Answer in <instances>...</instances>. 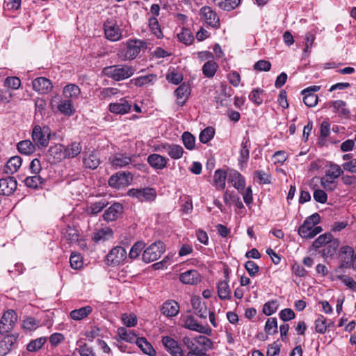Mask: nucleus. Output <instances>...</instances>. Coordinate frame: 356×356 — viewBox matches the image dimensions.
<instances>
[{"label":"nucleus","mask_w":356,"mask_h":356,"mask_svg":"<svg viewBox=\"0 0 356 356\" xmlns=\"http://www.w3.org/2000/svg\"><path fill=\"white\" fill-rule=\"evenodd\" d=\"M49 159L52 158L54 163L60 162L63 159H65L64 147L60 144H56L49 147L48 150Z\"/></svg>","instance_id":"obj_29"},{"label":"nucleus","mask_w":356,"mask_h":356,"mask_svg":"<svg viewBox=\"0 0 356 356\" xmlns=\"http://www.w3.org/2000/svg\"><path fill=\"white\" fill-rule=\"evenodd\" d=\"M145 244L143 241H138L135 243L129 253V257L131 259H137L140 254L141 252L144 250Z\"/></svg>","instance_id":"obj_50"},{"label":"nucleus","mask_w":356,"mask_h":356,"mask_svg":"<svg viewBox=\"0 0 356 356\" xmlns=\"http://www.w3.org/2000/svg\"><path fill=\"white\" fill-rule=\"evenodd\" d=\"M277 300L269 301L264 305L263 313L266 316H270L277 311Z\"/></svg>","instance_id":"obj_62"},{"label":"nucleus","mask_w":356,"mask_h":356,"mask_svg":"<svg viewBox=\"0 0 356 356\" xmlns=\"http://www.w3.org/2000/svg\"><path fill=\"white\" fill-rule=\"evenodd\" d=\"M24 182L26 186L33 189H38L42 188V186L44 184V179L39 175H34L26 177Z\"/></svg>","instance_id":"obj_34"},{"label":"nucleus","mask_w":356,"mask_h":356,"mask_svg":"<svg viewBox=\"0 0 356 356\" xmlns=\"http://www.w3.org/2000/svg\"><path fill=\"white\" fill-rule=\"evenodd\" d=\"M164 252V243L160 241H156L144 250L142 254V260L147 264L154 261L157 260Z\"/></svg>","instance_id":"obj_3"},{"label":"nucleus","mask_w":356,"mask_h":356,"mask_svg":"<svg viewBox=\"0 0 356 356\" xmlns=\"http://www.w3.org/2000/svg\"><path fill=\"white\" fill-rule=\"evenodd\" d=\"M149 26L152 32L156 36L157 38H161L163 33L159 24V22L155 17H152L149 19Z\"/></svg>","instance_id":"obj_57"},{"label":"nucleus","mask_w":356,"mask_h":356,"mask_svg":"<svg viewBox=\"0 0 356 356\" xmlns=\"http://www.w3.org/2000/svg\"><path fill=\"white\" fill-rule=\"evenodd\" d=\"M100 161L97 152L92 151L86 154L83 158L85 167L90 169H96Z\"/></svg>","instance_id":"obj_33"},{"label":"nucleus","mask_w":356,"mask_h":356,"mask_svg":"<svg viewBox=\"0 0 356 356\" xmlns=\"http://www.w3.org/2000/svg\"><path fill=\"white\" fill-rule=\"evenodd\" d=\"M63 238L70 244L78 242L79 234L78 230L73 227L67 226L63 232Z\"/></svg>","instance_id":"obj_38"},{"label":"nucleus","mask_w":356,"mask_h":356,"mask_svg":"<svg viewBox=\"0 0 356 356\" xmlns=\"http://www.w3.org/2000/svg\"><path fill=\"white\" fill-rule=\"evenodd\" d=\"M162 343L172 356H183V351L178 342L170 337H163Z\"/></svg>","instance_id":"obj_14"},{"label":"nucleus","mask_w":356,"mask_h":356,"mask_svg":"<svg viewBox=\"0 0 356 356\" xmlns=\"http://www.w3.org/2000/svg\"><path fill=\"white\" fill-rule=\"evenodd\" d=\"M64 149L65 158H74L81 153L82 147L80 143L72 142Z\"/></svg>","instance_id":"obj_41"},{"label":"nucleus","mask_w":356,"mask_h":356,"mask_svg":"<svg viewBox=\"0 0 356 356\" xmlns=\"http://www.w3.org/2000/svg\"><path fill=\"white\" fill-rule=\"evenodd\" d=\"M17 181L12 177L0 179V195H10L17 188Z\"/></svg>","instance_id":"obj_16"},{"label":"nucleus","mask_w":356,"mask_h":356,"mask_svg":"<svg viewBox=\"0 0 356 356\" xmlns=\"http://www.w3.org/2000/svg\"><path fill=\"white\" fill-rule=\"evenodd\" d=\"M218 68V65L213 60L207 61L202 66V73L207 78H213Z\"/></svg>","instance_id":"obj_42"},{"label":"nucleus","mask_w":356,"mask_h":356,"mask_svg":"<svg viewBox=\"0 0 356 356\" xmlns=\"http://www.w3.org/2000/svg\"><path fill=\"white\" fill-rule=\"evenodd\" d=\"M22 159L19 156L11 157L6 163V173L13 174L16 172L20 168Z\"/></svg>","instance_id":"obj_43"},{"label":"nucleus","mask_w":356,"mask_h":356,"mask_svg":"<svg viewBox=\"0 0 356 356\" xmlns=\"http://www.w3.org/2000/svg\"><path fill=\"white\" fill-rule=\"evenodd\" d=\"M200 14L209 26L214 29L220 28V18L211 7L203 6L200 10Z\"/></svg>","instance_id":"obj_11"},{"label":"nucleus","mask_w":356,"mask_h":356,"mask_svg":"<svg viewBox=\"0 0 356 356\" xmlns=\"http://www.w3.org/2000/svg\"><path fill=\"white\" fill-rule=\"evenodd\" d=\"M303 95V102L309 107H314L318 103V96L314 93H302Z\"/></svg>","instance_id":"obj_63"},{"label":"nucleus","mask_w":356,"mask_h":356,"mask_svg":"<svg viewBox=\"0 0 356 356\" xmlns=\"http://www.w3.org/2000/svg\"><path fill=\"white\" fill-rule=\"evenodd\" d=\"M161 311L163 315L168 317H173L178 314L179 305L175 300H167L163 304Z\"/></svg>","instance_id":"obj_25"},{"label":"nucleus","mask_w":356,"mask_h":356,"mask_svg":"<svg viewBox=\"0 0 356 356\" xmlns=\"http://www.w3.org/2000/svg\"><path fill=\"white\" fill-rule=\"evenodd\" d=\"M179 280L186 284H197L201 281L200 273L196 270H186L179 275Z\"/></svg>","instance_id":"obj_21"},{"label":"nucleus","mask_w":356,"mask_h":356,"mask_svg":"<svg viewBox=\"0 0 356 356\" xmlns=\"http://www.w3.org/2000/svg\"><path fill=\"white\" fill-rule=\"evenodd\" d=\"M50 130L47 126L40 127L35 125L32 131L31 137L35 145L38 147H47L50 140Z\"/></svg>","instance_id":"obj_4"},{"label":"nucleus","mask_w":356,"mask_h":356,"mask_svg":"<svg viewBox=\"0 0 356 356\" xmlns=\"http://www.w3.org/2000/svg\"><path fill=\"white\" fill-rule=\"evenodd\" d=\"M81 94V90L78 86L75 84H68L63 88V95L67 99H76Z\"/></svg>","instance_id":"obj_32"},{"label":"nucleus","mask_w":356,"mask_h":356,"mask_svg":"<svg viewBox=\"0 0 356 356\" xmlns=\"http://www.w3.org/2000/svg\"><path fill=\"white\" fill-rule=\"evenodd\" d=\"M354 250L350 246H343L341 248L340 251V266L336 269V273H341L344 268L351 266L354 259Z\"/></svg>","instance_id":"obj_10"},{"label":"nucleus","mask_w":356,"mask_h":356,"mask_svg":"<svg viewBox=\"0 0 356 356\" xmlns=\"http://www.w3.org/2000/svg\"><path fill=\"white\" fill-rule=\"evenodd\" d=\"M321 185L324 190L327 191H333L337 187V183L335 179L321 178Z\"/></svg>","instance_id":"obj_61"},{"label":"nucleus","mask_w":356,"mask_h":356,"mask_svg":"<svg viewBox=\"0 0 356 356\" xmlns=\"http://www.w3.org/2000/svg\"><path fill=\"white\" fill-rule=\"evenodd\" d=\"M332 322L327 323V319L323 315H319L315 321V329L318 333L324 334L327 328L332 325Z\"/></svg>","instance_id":"obj_48"},{"label":"nucleus","mask_w":356,"mask_h":356,"mask_svg":"<svg viewBox=\"0 0 356 356\" xmlns=\"http://www.w3.org/2000/svg\"><path fill=\"white\" fill-rule=\"evenodd\" d=\"M113 234V230L110 227H104L94 234L93 240L95 242L104 241L111 238Z\"/></svg>","instance_id":"obj_44"},{"label":"nucleus","mask_w":356,"mask_h":356,"mask_svg":"<svg viewBox=\"0 0 356 356\" xmlns=\"http://www.w3.org/2000/svg\"><path fill=\"white\" fill-rule=\"evenodd\" d=\"M322 232L321 227L311 226L308 220H305L298 229V234L305 238H312Z\"/></svg>","instance_id":"obj_15"},{"label":"nucleus","mask_w":356,"mask_h":356,"mask_svg":"<svg viewBox=\"0 0 356 356\" xmlns=\"http://www.w3.org/2000/svg\"><path fill=\"white\" fill-rule=\"evenodd\" d=\"M265 332L268 334H273L277 332V323L275 318H270L266 322Z\"/></svg>","instance_id":"obj_60"},{"label":"nucleus","mask_w":356,"mask_h":356,"mask_svg":"<svg viewBox=\"0 0 356 356\" xmlns=\"http://www.w3.org/2000/svg\"><path fill=\"white\" fill-rule=\"evenodd\" d=\"M17 316L13 309L6 312L0 321V332L6 334L10 332L14 327Z\"/></svg>","instance_id":"obj_12"},{"label":"nucleus","mask_w":356,"mask_h":356,"mask_svg":"<svg viewBox=\"0 0 356 356\" xmlns=\"http://www.w3.org/2000/svg\"><path fill=\"white\" fill-rule=\"evenodd\" d=\"M227 178L226 172L223 170H216L213 175V186L218 191H222L225 188V181Z\"/></svg>","instance_id":"obj_30"},{"label":"nucleus","mask_w":356,"mask_h":356,"mask_svg":"<svg viewBox=\"0 0 356 356\" xmlns=\"http://www.w3.org/2000/svg\"><path fill=\"white\" fill-rule=\"evenodd\" d=\"M17 337L13 334L7 335L0 341V354L6 355L17 343Z\"/></svg>","instance_id":"obj_28"},{"label":"nucleus","mask_w":356,"mask_h":356,"mask_svg":"<svg viewBox=\"0 0 356 356\" xmlns=\"http://www.w3.org/2000/svg\"><path fill=\"white\" fill-rule=\"evenodd\" d=\"M346 106V102L342 100L334 101L332 105L334 112L346 115L349 113V111Z\"/></svg>","instance_id":"obj_56"},{"label":"nucleus","mask_w":356,"mask_h":356,"mask_svg":"<svg viewBox=\"0 0 356 356\" xmlns=\"http://www.w3.org/2000/svg\"><path fill=\"white\" fill-rule=\"evenodd\" d=\"M118 334L120 339L129 343H136V339L138 338L136 337V335L134 332L123 327H119L118 329Z\"/></svg>","instance_id":"obj_47"},{"label":"nucleus","mask_w":356,"mask_h":356,"mask_svg":"<svg viewBox=\"0 0 356 356\" xmlns=\"http://www.w3.org/2000/svg\"><path fill=\"white\" fill-rule=\"evenodd\" d=\"M80 356H96L92 347H90L86 343L80 345L76 349Z\"/></svg>","instance_id":"obj_64"},{"label":"nucleus","mask_w":356,"mask_h":356,"mask_svg":"<svg viewBox=\"0 0 356 356\" xmlns=\"http://www.w3.org/2000/svg\"><path fill=\"white\" fill-rule=\"evenodd\" d=\"M157 75L150 74L145 76H140L132 79L131 81L138 87H142L147 85H153L157 81Z\"/></svg>","instance_id":"obj_36"},{"label":"nucleus","mask_w":356,"mask_h":356,"mask_svg":"<svg viewBox=\"0 0 356 356\" xmlns=\"http://www.w3.org/2000/svg\"><path fill=\"white\" fill-rule=\"evenodd\" d=\"M110 160L112 166L115 169L124 168L131 163V157L124 154H115Z\"/></svg>","instance_id":"obj_26"},{"label":"nucleus","mask_w":356,"mask_h":356,"mask_svg":"<svg viewBox=\"0 0 356 356\" xmlns=\"http://www.w3.org/2000/svg\"><path fill=\"white\" fill-rule=\"evenodd\" d=\"M156 150L168 154L171 159L175 160L181 159L184 152L181 145L168 143L161 144L156 148Z\"/></svg>","instance_id":"obj_8"},{"label":"nucleus","mask_w":356,"mask_h":356,"mask_svg":"<svg viewBox=\"0 0 356 356\" xmlns=\"http://www.w3.org/2000/svg\"><path fill=\"white\" fill-rule=\"evenodd\" d=\"M136 343L145 354L149 356L155 355L156 351L154 350L153 346L147 341L145 338H138L136 339Z\"/></svg>","instance_id":"obj_40"},{"label":"nucleus","mask_w":356,"mask_h":356,"mask_svg":"<svg viewBox=\"0 0 356 356\" xmlns=\"http://www.w3.org/2000/svg\"><path fill=\"white\" fill-rule=\"evenodd\" d=\"M227 280H220L217 284L218 296L221 300L231 299V289Z\"/></svg>","instance_id":"obj_31"},{"label":"nucleus","mask_w":356,"mask_h":356,"mask_svg":"<svg viewBox=\"0 0 356 356\" xmlns=\"http://www.w3.org/2000/svg\"><path fill=\"white\" fill-rule=\"evenodd\" d=\"M122 205L120 203L115 202L104 211L103 218L107 222L114 221L122 214Z\"/></svg>","instance_id":"obj_19"},{"label":"nucleus","mask_w":356,"mask_h":356,"mask_svg":"<svg viewBox=\"0 0 356 356\" xmlns=\"http://www.w3.org/2000/svg\"><path fill=\"white\" fill-rule=\"evenodd\" d=\"M177 37L180 42L184 43L186 45L192 44L194 40L191 31L186 28H184L182 31L177 35Z\"/></svg>","instance_id":"obj_53"},{"label":"nucleus","mask_w":356,"mask_h":356,"mask_svg":"<svg viewBox=\"0 0 356 356\" xmlns=\"http://www.w3.org/2000/svg\"><path fill=\"white\" fill-rule=\"evenodd\" d=\"M343 171L339 165L330 163L329 165H327V168L325 172V176L323 177L336 180L343 175Z\"/></svg>","instance_id":"obj_35"},{"label":"nucleus","mask_w":356,"mask_h":356,"mask_svg":"<svg viewBox=\"0 0 356 356\" xmlns=\"http://www.w3.org/2000/svg\"><path fill=\"white\" fill-rule=\"evenodd\" d=\"M132 181L131 173L118 172L113 175L108 179V185L113 188H121L129 185Z\"/></svg>","instance_id":"obj_9"},{"label":"nucleus","mask_w":356,"mask_h":356,"mask_svg":"<svg viewBox=\"0 0 356 356\" xmlns=\"http://www.w3.org/2000/svg\"><path fill=\"white\" fill-rule=\"evenodd\" d=\"M104 30L106 38L110 41L116 42L122 38L120 27L113 21H106L104 24Z\"/></svg>","instance_id":"obj_13"},{"label":"nucleus","mask_w":356,"mask_h":356,"mask_svg":"<svg viewBox=\"0 0 356 356\" xmlns=\"http://www.w3.org/2000/svg\"><path fill=\"white\" fill-rule=\"evenodd\" d=\"M145 42L139 40H129L122 44L117 53L118 57L123 61L132 60L140 53Z\"/></svg>","instance_id":"obj_1"},{"label":"nucleus","mask_w":356,"mask_h":356,"mask_svg":"<svg viewBox=\"0 0 356 356\" xmlns=\"http://www.w3.org/2000/svg\"><path fill=\"white\" fill-rule=\"evenodd\" d=\"M215 130L212 127H208L203 129L199 136L200 141L202 143H207L214 136Z\"/></svg>","instance_id":"obj_51"},{"label":"nucleus","mask_w":356,"mask_h":356,"mask_svg":"<svg viewBox=\"0 0 356 356\" xmlns=\"http://www.w3.org/2000/svg\"><path fill=\"white\" fill-rule=\"evenodd\" d=\"M241 0H220L218 3V6L225 10H232L235 9L239 4Z\"/></svg>","instance_id":"obj_54"},{"label":"nucleus","mask_w":356,"mask_h":356,"mask_svg":"<svg viewBox=\"0 0 356 356\" xmlns=\"http://www.w3.org/2000/svg\"><path fill=\"white\" fill-rule=\"evenodd\" d=\"M127 258V251L121 246L113 248L106 256L107 263L111 266H118L123 264Z\"/></svg>","instance_id":"obj_6"},{"label":"nucleus","mask_w":356,"mask_h":356,"mask_svg":"<svg viewBox=\"0 0 356 356\" xmlns=\"http://www.w3.org/2000/svg\"><path fill=\"white\" fill-rule=\"evenodd\" d=\"M181 138L183 143L187 149H194L195 145V138L190 132H184Z\"/></svg>","instance_id":"obj_52"},{"label":"nucleus","mask_w":356,"mask_h":356,"mask_svg":"<svg viewBox=\"0 0 356 356\" xmlns=\"http://www.w3.org/2000/svg\"><path fill=\"white\" fill-rule=\"evenodd\" d=\"M227 180L237 190H243L245 186L244 177L236 170H232L227 174Z\"/></svg>","instance_id":"obj_22"},{"label":"nucleus","mask_w":356,"mask_h":356,"mask_svg":"<svg viewBox=\"0 0 356 356\" xmlns=\"http://www.w3.org/2000/svg\"><path fill=\"white\" fill-rule=\"evenodd\" d=\"M58 111L65 115L70 116L74 113V108L70 99H62L58 105Z\"/></svg>","instance_id":"obj_45"},{"label":"nucleus","mask_w":356,"mask_h":356,"mask_svg":"<svg viewBox=\"0 0 356 356\" xmlns=\"http://www.w3.org/2000/svg\"><path fill=\"white\" fill-rule=\"evenodd\" d=\"M336 277L350 289L356 290V282L352 277L340 273H336Z\"/></svg>","instance_id":"obj_59"},{"label":"nucleus","mask_w":356,"mask_h":356,"mask_svg":"<svg viewBox=\"0 0 356 356\" xmlns=\"http://www.w3.org/2000/svg\"><path fill=\"white\" fill-rule=\"evenodd\" d=\"M181 321L183 322V327L186 329L207 335L211 334L212 330L208 325H203L199 323L192 315L183 316Z\"/></svg>","instance_id":"obj_5"},{"label":"nucleus","mask_w":356,"mask_h":356,"mask_svg":"<svg viewBox=\"0 0 356 356\" xmlns=\"http://www.w3.org/2000/svg\"><path fill=\"white\" fill-rule=\"evenodd\" d=\"M332 238V235L330 233L321 234L312 243V246L315 249H318L323 245L325 246L331 242Z\"/></svg>","instance_id":"obj_49"},{"label":"nucleus","mask_w":356,"mask_h":356,"mask_svg":"<svg viewBox=\"0 0 356 356\" xmlns=\"http://www.w3.org/2000/svg\"><path fill=\"white\" fill-rule=\"evenodd\" d=\"M191 305L197 316L201 318H207L209 309L205 303H202L199 297L192 298Z\"/></svg>","instance_id":"obj_27"},{"label":"nucleus","mask_w":356,"mask_h":356,"mask_svg":"<svg viewBox=\"0 0 356 356\" xmlns=\"http://www.w3.org/2000/svg\"><path fill=\"white\" fill-rule=\"evenodd\" d=\"M131 108V103L125 99H120L118 102L111 103L108 106L110 112L120 115L129 113Z\"/></svg>","instance_id":"obj_17"},{"label":"nucleus","mask_w":356,"mask_h":356,"mask_svg":"<svg viewBox=\"0 0 356 356\" xmlns=\"http://www.w3.org/2000/svg\"><path fill=\"white\" fill-rule=\"evenodd\" d=\"M92 312V308L89 306H85L79 309L72 310L70 315V317L74 321H81L86 318Z\"/></svg>","instance_id":"obj_37"},{"label":"nucleus","mask_w":356,"mask_h":356,"mask_svg":"<svg viewBox=\"0 0 356 356\" xmlns=\"http://www.w3.org/2000/svg\"><path fill=\"white\" fill-rule=\"evenodd\" d=\"M338 247V241L337 240H332L331 242L327 243L323 249V254L325 257H332L337 251Z\"/></svg>","instance_id":"obj_58"},{"label":"nucleus","mask_w":356,"mask_h":356,"mask_svg":"<svg viewBox=\"0 0 356 356\" xmlns=\"http://www.w3.org/2000/svg\"><path fill=\"white\" fill-rule=\"evenodd\" d=\"M168 159L158 154H152L147 157V163L154 169L162 170L167 165Z\"/></svg>","instance_id":"obj_24"},{"label":"nucleus","mask_w":356,"mask_h":356,"mask_svg":"<svg viewBox=\"0 0 356 356\" xmlns=\"http://www.w3.org/2000/svg\"><path fill=\"white\" fill-rule=\"evenodd\" d=\"M251 143L248 138H243L241 144V149L239 152V156L238 159V165L243 168L246 165L250 157V149Z\"/></svg>","instance_id":"obj_18"},{"label":"nucleus","mask_w":356,"mask_h":356,"mask_svg":"<svg viewBox=\"0 0 356 356\" xmlns=\"http://www.w3.org/2000/svg\"><path fill=\"white\" fill-rule=\"evenodd\" d=\"M46 342L45 337H40L35 340H32L27 345V350L30 352H35L40 349Z\"/></svg>","instance_id":"obj_55"},{"label":"nucleus","mask_w":356,"mask_h":356,"mask_svg":"<svg viewBox=\"0 0 356 356\" xmlns=\"http://www.w3.org/2000/svg\"><path fill=\"white\" fill-rule=\"evenodd\" d=\"M18 151L24 155L32 154L35 151V145L30 140H24L17 143Z\"/></svg>","instance_id":"obj_39"},{"label":"nucleus","mask_w":356,"mask_h":356,"mask_svg":"<svg viewBox=\"0 0 356 356\" xmlns=\"http://www.w3.org/2000/svg\"><path fill=\"white\" fill-rule=\"evenodd\" d=\"M33 88L40 93L46 94L50 92L53 88L49 79L44 77L35 79L33 82Z\"/></svg>","instance_id":"obj_20"},{"label":"nucleus","mask_w":356,"mask_h":356,"mask_svg":"<svg viewBox=\"0 0 356 356\" xmlns=\"http://www.w3.org/2000/svg\"><path fill=\"white\" fill-rule=\"evenodd\" d=\"M104 72L108 77L119 81L131 77L134 74L135 69L131 65L120 64L105 67Z\"/></svg>","instance_id":"obj_2"},{"label":"nucleus","mask_w":356,"mask_h":356,"mask_svg":"<svg viewBox=\"0 0 356 356\" xmlns=\"http://www.w3.org/2000/svg\"><path fill=\"white\" fill-rule=\"evenodd\" d=\"M265 96V92L263 89L259 88L253 89L250 95V100L254 103L257 106L261 105L264 102V97Z\"/></svg>","instance_id":"obj_46"},{"label":"nucleus","mask_w":356,"mask_h":356,"mask_svg":"<svg viewBox=\"0 0 356 356\" xmlns=\"http://www.w3.org/2000/svg\"><path fill=\"white\" fill-rule=\"evenodd\" d=\"M175 95L176 96L177 104L182 106L187 101L191 90L188 86L183 83L180 85L175 90Z\"/></svg>","instance_id":"obj_23"},{"label":"nucleus","mask_w":356,"mask_h":356,"mask_svg":"<svg viewBox=\"0 0 356 356\" xmlns=\"http://www.w3.org/2000/svg\"><path fill=\"white\" fill-rule=\"evenodd\" d=\"M128 195L135 197L139 201H153L156 197V192L152 188H131L129 190Z\"/></svg>","instance_id":"obj_7"}]
</instances>
